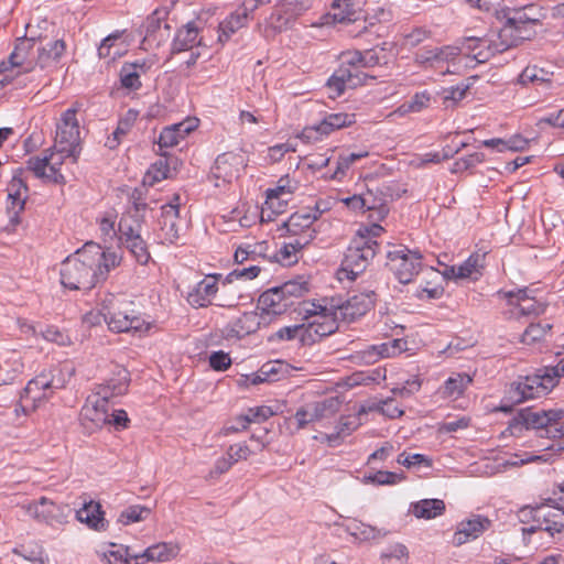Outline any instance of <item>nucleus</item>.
I'll return each instance as SVG.
<instances>
[{
  "label": "nucleus",
  "mask_w": 564,
  "mask_h": 564,
  "mask_svg": "<svg viewBox=\"0 0 564 564\" xmlns=\"http://www.w3.org/2000/svg\"><path fill=\"white\" fill-rule=\"evenodd\" d=\"M61 387L59 383H55L52 371H43L28 382L22 399L31 400L34 404H37L47 400L54 390Z\"/></svg>",
  "instance_id": "nucleus-20"
},
{
  "label": "nucleus",
  "mask_w": 564,
  "mask_h": 564,
  "mask_svg": "<svg viewBox=\"0 0 564 564\" xmlns=\"http://www.w3.org/2000/svg\"><path fill=\"white\" fill-rule=\"evenodd\" d=\"M199 43L200 41L198 40V28L194 22H188L176 32L171 51L173 54H177L192 50Z\"/></svg>",
  "instance_id": "nucleus-41"
},
{
  "label": "nucleus",
  "mask_w": 564,
  "mask_h": 564,
  "mask_svg": "<svg viewBox=\"0 0 564 564\" xmlns=\"http://www.w3.org/2000/svg\"><path fill=\"white\" fill-rule=\"evenodd\" d=\"M555 384L556 372L554 371L550 376L545 373L544 369H540L536 373L527 376L511 383L503 400L510 402V404L502 403L499 410L506 413L511 412L513 404L543 397L547 394Z\"/></svg>",
  "instance_id": "nucleus-4"
},
{
  "label": "nucleus",
  "mask_w": 564,
  "mask_h": 564,
  "mask_svg": "<svg viewBox=\"0 0 564 564\" xmlns=\"http://www.w3.org/2000/svg\"><path fill=\"white\" fill-rule=\"evenodd\" d=\"M469 89L467 84H458L453 87L443 88L437 95L441 97L445 108H454L462 101Z\"/></svg>",
  "instance_id": "nucleus-55"
},
{
  "label": "nucleus",
  "mask_w": 564,
  "mask_h": 564,
  "mask_svg": "<svg viewBox=\"0 0 564 564\" xmlns=\"http://www.w3.org/2000/svg\"><path fill=\"white\" fill-rule=\"evenodd\" d=\"M104 555L109 564H142L139 554L133 553L129 546L112 544Z\"/></svg>",
  "instance_id": "nucleus-50"
},
{
  "label": "nucleus",
  "mask_w": 564,
  "mask_h": 564,
  "mask_svg": "<svg viewBox=\"0 0 564 564\" xmlns=\"http://www.w3.org/2000/svg\"><path fill=\"white\" fill-rule=\"evenodd\" d=\"M386 55L383 54V50L371 48L364 52L354 51V52H345L340 55V59L345 64L349 65H358L361 68H370L377 65H380L384 59Z\"/></svg>",
  "instance_id": "nucleus-33"
},
{
  "label": "nucleus",
  "mask_w": 564,
  "mask_h": 564,
  "mask_svg": "<svg viewBox=\"0 0 564 564\" xmlns=\"http://www.w3.org/2000/svg\"><path fill=\"white\" fill-rule=\"evenodd\" d=\"M460 54L459 46L444 45L422 47L414 54V63L424 69H438L442 75L451 73L444 66L455 61Z\"/></svg>",
  "instance_id": "nucleus-12"
},
{
  "label": "nucleus",
  "mask_w": 564,
  "mask_h": 564,
  "mask_svg": "<svg viewBox=\"0 0 564 564\" xmlns=\"http://www.w3.org/2000/svg\"><path fill=\"white\" fill-rule=\"evenodd\" d=\"M431 94L427 90L416 93L408 102L400 107L403 112H420L431 104Z\"/></svg>",
  "instance_id": "nucleus-62"
},
{
  "label": "nucleus",
  "mask_w": 564,
  "mask_h": 564,
  "mask_svg": "<svg viewBox=\"0 0 564 564\" xmlns=\"http://www.w3.org/2000/svg\"><path fill=\"white\" fill-rule=\"evenodd\" d=\"M120 243L130 251V253L140 264H147L149 262L151 256L148 250L147 242L141 236L120 240Z\"/></svg>",
  "instance_id": "nucleus-54"
},
{
  "label": "nucleus",
  "mask_w": 564,
  "mask_h": 564,
  "mask_svg": "<svg viewBox=\"0 0 564 564\" xmlns=\"http://www.w3.org/2000/svg\"><path fill=\"white\" fill-rule=\"evenodd\" d=\"M485 265V253H473L462 264L446 269V274L456 279L470 278L477 280Z\"/></svg>",
  "instance_id": "nucleus-32"
},
{
  "label": "nucleus",
  "mask_w": 564,
  "mask_h": 564,
  "mask_svg": "<svg viewBox=\"0 0 564 564\" xmlns=\"http://www.w3.org/2000/svg\"><path fill=\"white\" fill-rule=\"evenodd\" d=\"M490 525V521L481 516L462 521L453 536V543L456 546L463 545L470 540L480 536Z\"/></svg>",
  "instance_id": "nucleus-28"
},
{
  "label": "nucleus",
  "mask_w": 564,
  "mask_h": 564,
  "mask_svg": "<svg viewBox=\"0 0 564 564\" xmlns=\"http://www.w3.org/2000/svg\"><path fill=\"white\" fill-rule=\"evenodd\" d=\"M262 321L252 312L243 313L226 326V336L242 338L258 328Z\"/></svg>",
  "instance_id": "nucleus-37"
},
{
  "label": "nucleus",
  "mask_w": 564,
  "mask_h": 564,
  "mask_svg": "<svg viewBox=\"0 0 564 564\" xmlns=\"http://www.w3.org/2000/svg\"><path fill=\"white\" fill-rule=\"evenodd\" d=\"M445 510V503L441 499H423L412 505V512L416 518L433 519Z\"/></svg>",
  "instance_id": "nucleus-49"
},
{
  "label": "nucleus",
  "mask_w": 564,
  "mask_h": 564,
  "mask_svg": "<svg viewBox=\"0 0 564 564\" xmlns=\"http://www.w3.org/2000/svg\"><path fill=\"white\" fill-rule=\"evenodd\" d=\"M170 25L164 22L161 11L155 10L142 23L140 33L143 34V45H156L165 41L169 36Z\"/></svg>",
  "instance_id": "nucleus-21"
},
{
  "label": "nucleus",
  "mask_w": 564,
  "mask_h": 564,
  "mask_svg": "<svg viewBox=\"0 0 564 564\" xmlns=\"http://www.w3.org/2000/svg\"><path fill=\"white\" fill-rule=\"evenodd\" d=\"M76 518L82 523H86L90 529L101 531L106 528V520L101 506L98 502L89 501L77 510Z\"/></svg>",
  "instance_id": "nucleus-40"
},
{
  "label": "nucleus",
  "mask_w": 564,
  "mask_h": 564,
  "mask_svg": "<svg viewBox=\"0 0 564 564\" xmlns=\"http://www.w3.org/2000/svg\"><path fill=\"white\" fill-rule=\"evenodd\" d=\"M296 189L297 182L291 180L289 175L282 176L274 187L267 189L265 204L269 205L270 208H273L276 200L279 207H281L282 203L286 204V196L292 195Z\"/></svg>",
  "instance_id": "nucleus-39"
},
{
  "label": "nucleus",
  "mask_w": 564,
  "mask_h": 564,
  "mask_svg": "<svg viewBox=\"0 0 564 564\" xmlns=\"http://www.w3.org/2000/svg\"><path fill=\"white\" fill-rule=\"evenodd\" d=\"M79 102L62 112L56 123V135L54 149L68 155H79L80 153V127L77 119V112L80 110Z\"/></svg>",
  "instance_id": "nucleus-6"
},
{
  "label": "nucleus",
  "mask_w": 564,
  "mask_h": 564,
  "mask_svg": "<svg viewBox=\"0 0 564 564\" xmlns=\"http://www.w3.org/2000/svg\"><path fill=\"white\" fill-rule=\"evenodd\" d=\"M310 308H305V318H313L305 324L306 326V344L311 346L324 337L334 334L338 329V321L334 308L328 310L315 303L310 304Z\"/></svg>",
  "instance_id": "nucleus-9"
},
{
  "label": "nucleus",
  "mask_w": 564,
  "mask_h": 564,
  "mask_svg": "<svg viewBox=\"0 0 564 564\" xmlns=\"http://www.w3.org/2000/svg\"><path fill=\"white\" fill-rule=\"evenodd\" d=\"M360 425V421L358 416H344L340 419L338 425L336 426V432L328 434L327 441L330 444H338V442L347 435H350L354 431L358 429Z\"/></svg>",
  "instance_id": "nucleus-56"
},
{
  "label": "nucleus",
  "mask_w": 564,
  "mask_h": 564,
  "mask_svg": "<svg viewBox=\"0 0 564 564\" xmlns=\"http://www.w3.org/2000/svg\"><path fill=\"white\" fill-rule=\"evenodd\" d=\"M130 303L110 301V304L104 307L102 316L110 330L116 333L141 332L145 322L142 317L129 311Z\"/></svg>",
  "instance_id": "nucleus-11"
},
{
  "label": "nucleus",
  "mask_w": 564,
  "mask_h": 564,
  "mask_svg": "<svg viewBox=\"0 0 564 564\" xmlns=\"http://www.w3.org/2000/svg\"><path fill=\"white\" fill-rule=\"evenodd\" d=\"M473 379L467 373H454L451 376L441 388V393L444 398L457 399L463 395Z\"/></svg>",
  "instance_id": "nucleus-47"
},
{
  "label": "nucleus",
  "mask_w": 564,
  "mask_h": 564,
  "mask_svg": "<svg viewBox=\"0 0 564 564\" xmlns=\"http://www.w3.org/2000/svg\"><path fill=\"white\" fill-rule=\"evenodd\" d=\"M495 44H499V40L489 41L481 37H466L459 50L460 52L466 51L468 54H473L478 62H485L490 55L497 53L494 51Z\"/></svg>",
  "instance_id": "nucleus-38"
},
{
  "label": "nucleus",
  "mask_w": 564,
  "mask_h": 564,
  "mask_svg": "<svg viewBox=\"0 0 564 564\" xmlns=\"http://www.w3.org/2000/svg\"><path fill=\"white\" fill-rule=\"evenodd\" d=\"M387 265L402 284L411 283L422 270L423 256L417 249H409L406 246H393L387 252Z\"/></svg>",
  "instance_id": "nucleus-7"
},
{
  "label": "nucleus",
  "mask_w": 564,
  "mask_h": 564,
  "mask_svg": "<svg viewBox=\"0 0 564 564\" xmlns=\"http://www.w3.org/2000/svg\"><path fill=\"white\" fill-rule=\"evenodd\" d=\"M135 116L137 113L130 110L124 118H121L118 121L116 130L106 140L105 145L108 149L113 150L120 144L122 138L127 135L128 132L131 130L133 122L135 120Z\"/></svg>",
  "instance_id": "nucleus-52"
},
{
  "label": "nucleus",
  "mask_w": 564,
  "mask_h": 564,
  "mask_svg": "<svg viewBox=\"0 0 564 564\" xmlns=\"http://www.w3.org/2000/svg\"><path fill=\"white\" fill-rule=\"evenodd\" d=\"M257 308L261 311L260 319L267 322L270 316L282 315L292 307L276 286H273L259 296Z\"/></svg>",
  "instance_id": "nucleus-24"
},
{
  "label": "nucleus",
  "mask_w": 564,
  "mask_h": 564,
  "mask_svg": "<svg viewBox=\"0 0 564 564\" xmlns=\"http://www.w3.org/2000/svg\"><path fill=\"white\" fill-rule=\"evenodd\" d=\"M79 155H68L64 152L56 151L54 145L50 150L48 154L44 156H31L26 161V167L36 177L44 180L45 182L64 185L66 180L61 173L59 167L64 163L65 159H72L73 163L77 161Z\"/></svg>",
  "instance_id": "nucleus-8"
},
{
  "label": "nucleus",
  "mask_w": 564,
  "mask_h": 564,
  "mask_svg": "<svg viewBox=\"0 0 564 564\" xmlns=\"http://www.w3.org/2000/svg\"><path fill=\"white\" fill-rule=\"evenodd\" d=\"M376 302V293L373 291L361 292L349 296L344 302L332 305L335 315L345 323H354L367 312H369Z\"/></svg>",
  "instance_id": "nucleus-13"
},
{
  "label": "nucleus",
  "mask_w": 564,
  "mask_h": 564,
  "mask_svg": "<svg viewBox=\"0 0 564 564\" xmlns=\"http://www.w3.org/2000/svg\"><path fill=\"white\" fill-rule=\"evenodd\" d=\"M564 410H541L533 411L531 408L521 409L509 423L508 430L511 435L519 436L527 430H544L545 435L551 438L550 430L563 420Z\"/></svg>",
  "instance_id": "nucleus-5"
},
{
  "label": "nucleus",
  "mask_w": 564,
  "mask_h": 564,
  "mask_svg": "<svg viewBox=\"0 0 564 564\" xmlns=\"http://www.w3.org/2000/svg\"><path fill=\"white\" fill-rule=\"evenodd\" d=\"M132 206L122 214L118 224V240L129 239L131 237L141 236V230L144 220V213L148 208L145 202L140 198V193L133 192Z\"/></svg>",
  "instance_id": "nucleus-14"
},
{
  "label": "nucleus",
  "mask_w": 564,
  "mask_h": 564,
  "mask_svg": "<svg viewBox=\"0 0 564 564\" xmlns=\"http://www.w3.org/2000/svg\"><path fill=\"white\" fill-rule=\"evenodd\" d=\"M272 415L273 411L271 410L270 406L262 405L257 408H250L245 415H241L237 419L241 426L230 427L229 430H232L235 432L246 430L249 426V424L261 423L271 417Z\"/></svg>",
  "instance_id": "nucleus-51"
},
{
  "label": "nucleus",
  "mask_w": 564,
  "mask_h": 564,
  "mask_svg": "<svg viewBox=\"0 0 564 564\" xmlns=\"http://www.w3.org/2000/svg\"><path fill=\"white\" fill-rule=\"evenodd\" d=\"M99 230L102 236L104 242H111L119 236L118 228H116V215L106 214L99 219Z\"/></svg>",
  "instance_id": "nucleus-63"
},
{
  "label": "nucleus",
  "mask_w": 564,
  "mask_h": 564,
  "mask_svg": "<svg viewBox=\"0 0 564 564\" xmlns=\"http://www.w3.org/2000/svg\"><path fill=\"white\" fill-rule=\"evenodd\" d=\"M551 329V325L545 323H531L524 330L522 335V341L524 344L531 345L535 341L541 340L547 330Z\"/></svg>",
  "instance_id": "nucleus-64"
},
{
  "label": "nucleus",
  "mask_w": 564,
  "mask_h": 564,
  "mask_svg": "<svg viewBox=\"0 0 564 564\" xmlns=\"http://www.w3.org/2000/svg\"><path fill=\"white\" fill-rule=\"evenodd\" d=\"M316 422L334 416L340 408L338 398L330 397L318 402L310 403Z\"/></svg>",
  "instance_id": "nucleus-53"
},
{
  "label": "nucleus",
  "mask_w": 564,
  "mask_h": 564,
  "mask_svg": "<svg viewBox=\"0 0 564 564\" xmlns=\"http://www.w3.org/2000/svg\"><path fill=\"white\" fill-rule=\"evenodd\" d=\"M532 518L539 529L546 531L551 536L564 531V509L551 502L536 505L532 508Z\"/></svg>",
  "instance_id": "nucleus-17"
},
{
  "label": "nucleus",
  "mask_w": 564,
  "mask_h": 564,
  "mask_svg": "<svg viewBox=\"0 0 564 564\" xmlns=\"http://www.w3.org/2000/svg\"><path fill=\"white\" fill-rule=\"evenodd\" d=\"M368 156V152L367 151H364V152H351V153H347V154H340L339 158H338V161H337V166H336V170L335 172L333 173V175L330 176L334 180H341L347 171L349 170V167L358 160L360 159H364Z\"/></svg>",
  "instance_id": "nucleus-60"
},
{
  "label": "nucleus",
  "mask_w": 564,
  "mask_h": 564,
  "mask_svg": "<svg viewBox=\"0 0 564 564\" xmlns=\"http://www.w3.org/2000/svg\"><path fill=\"white\" fill-rule=\"evenodd\" d=\"M196 124L192 120H185L162 129L159 135L158 145L161 151L177 145L186 135H188ZM165 156V152H161Z\"/></svg>",
  "instance_id": "nucleus-27"
},
{
  "label": "nucleus",
  "mask_w": 564,
  "mask_h": 564,
  "mask_svg": "<svg viewBox=\"0 0 564 564\" xmlns=\"http://www.w3.org/2000/svg\"><path fill=\"white\" fill-rule=\"evenodd\" d=\"M129 382L130 378L128 370L121 368L117 371L113 378H110L104 384H99L96 388V392L107 401H110V399L115 397L124 394L128 391Z\"/></svg>",
  "instance_id": "nucleus-35"
},
{
  "label": "nucleus",
  "mask_w": 564,
  "mask_h": 564,
  "mask_svg": "<svg viewBox=\"0 0 564 564\" xmlns=\"http://www.w3.org/2000/svg\"><path fill=\"white\" fill-rule=\"evenodd\" d=\"M529 10L532 8H508L502 11L505 23L497 35L499 44H495L494 51L505 52L524 40H530L535 34L534 28L539 20L532 18Z\"/></svg>",
  "instance_id": "nucleus-3"
},
{
  "label": "nucleus",
  "mask_w": 564,
  "mask_h": 564,
  "mask_svg": "<svg viewBox=\"0 0 564 564\" xmlns=\"http://www.w3.org/2000/svg\"><path fill=\"white\" fill-rule=\"evenodd\" d=\"M316 221V214H307L305 210H299L292 214L284 223V228L290 236L295 238H304L306 235L311 237V241L316 237V230L312 225Z\"/></svg>",
  "instance_id": "nucleus-29"
},
{
  "label": "nucleus",
  "mask_w": 564,
  "mask_h": 564,
  "mask_svg": "<svg viewBox=\"0 0 564 564\" xmlns=\"http://www.w3.org/2000/svg\"><path fill=\"white\" fill-rule=\"evenodd\" d=\"M218 292V280L215 275H207L196 283L187 293L186 301L193 307H207Z\"/></svg>",
  "instance_id": "nucleus-23"
},
{
  "label": "nucleus",
  "mask_w": 564,
  "mask_h": 564,
  "mask_svg": "<svg viewBox=\"0 0 564 564\" xmlns=\"http://www.w3.org/2000/svg\"><path fill=\"white\" fill-rule=\"evenodd\" d=\"M120 83L121 86L135 90L141 87L140 72L138 70L137 64L124 63L120 69Z\"/></svg>",
  "instance_id": "nucleus-59"
},
{
  "label": "nucleus",
  "mask_w": 564,
  "mask_h": 564,
  "mask_svg": "<svg viewBox=\"0 0 564 564\" xmlns=\"http://www.w3.org/2000/svg\"><path fill=\"white\" fill-rule=\"evenodd\" d=\"M95 247L98 250V260L96 261V265H94V271L96 272L97 282H102L107 279L110 270L117 268L121 260L122 254L117 251H105L101 247L95 243Z\"/></svg>",
  "instance_id": "nucleus-42"
},
{
  "label": "nucleus",
  "mask_w": 564,
  "mask_h": 564,
  "mask_svg": "<svg viewBox=\"0 0 564 564\" xmlns=\"http://www.w3.org/2000/svg\"><path fill=\"white\" fill-rule=\"evenodd\" d=\"M405 346L406 341L403 339H392L378 345H368L357 351L354 358L361 364L372 365L381 358H390L401 354Z\"/></svg>",
  "instance_id": "nucleus-19"
},
{
  "label": "nucleus",
  "mask_w": 564,
  "mask_h": 564,
  "mask_svg": "<svg viewBox=\"0 0 564 564\" xmlns=\"http://www.w3.org/2000/svg\"><path fill=\"white\" fill-rule=\"evenodd\" d=\"M242 165L243 159L240 154L232 152L219 154L210 170L209 178L215 181L216 187L221 184H229L238 177Z\"/></svg>",
  "instance_id": "nucleus-18"
},
{
  "label": "nucleus",
  "mask_w": 564,
  "mask_h": 564,
  "mask_svg": "<svg viewBox=\"0 0 564 564\" xmlns=\"http://www.w3.org/2000/svg\"><path fill=\"white\" fill-rule=\"evenodd\" d=\"M366 75L361 73L358 65L341 64L327 82L329 97L340 96L347 88H355L364 84Z\"/></svg>",
  "instance_id": "nucleus-16"
},
{
  "label": "nucleus",
  "mask_w": 564,
  "mask_h": 564,
  "mask_svg": "<svg viewBox=\"0 0 564 564\" xmlns=\"http://www.w3.org/2000/svg\"><path fill=\"white\" fill-rule=\"evenodd\" d=\"M306 326L305 324L284 326L278 329L272 336V340H293L299 339L303 346H307L306 344Z\"/></svg>",
  "instance_id": "nucleus-57"
},
{
  "label": "nucleus",
  "mask_w": 564,
  "mask_h": 564,
  "mask_svg": "<svg viewBox=\"0 0 564 564\" xmlns=\"http://www.w3.org/2000/svg\"><path fill=\"white\" fill-rule=\"evenodd\" d=\"M65 507L58 506L45 497L40 498L29 507V511L39 520L48 524L61 523L65 517Z\"/></svg>",
  "instance_id": "nucleus-30"
},
{
  "label": "nucleus",
  "mask_w": 564,
  "mask_h": 564,
  "mask_svg": "<svg viewBox=\"0 0 564 564\" xmlns=\"http://www.w3.org/2000/svg\"><path fill=\"white\" fill-rule=\"evenodd\" d=\"M8 198L11 200L9 213L12 214L11 221L18 223L19 213L24 209L28 198V186L19 176H13L8 185Z\"/></svg>",
  "instance_id": "nucleus-34"
},
{
  "label": "nucleus",
  "mask_w": 564,
  "mask_h": 564,
  "mask_svg": "<svg viewBox=\"0 0 564 564\" xmlns=\"http://www.w3.org/2000/svg\"><path fill=\"white\" fill-rule=\"evenodd\" d=\"M296 18L297 15L288 7H284V2L281 0L274 6L272 13L265 20V32L275 34L286 31Z\"/></svg>",
  "instance_id": "nucleus-31"
},
{
  "label": "nucleus",
  "mask_w": 564,
  "mask_h": 564,
  "mask_svg": "<svg viewBox=\"0 0 564 564\" xmlns=\"http://www.w3.org/2000/svg\"><path fill=\"white\" fill-rule=\"evenodd\" d=\"M34 39L21 37L18 40L14 50L10 54L8 61L10 66L21 70L22 74L32 72L36 64L33 57Z\"/></svg>",
  "instance_id": "nucleus-22"
},
{
  "label": "nucleus",
  "mask_w": 564,
  "mask_h": 564,
  "mask_svg": "<svg viewBox=\"0 0 564 564\" xmlns=\"http://www.w3.org/2000/svg\"><path fill=\"white\" fill-rule=\"evenodd\" d=\"M150 513L151 510L147 507L139 505L130 506L120 513L119 521L127 525L147 519Z\"/></svg>",
  "instance_id": "nucleus-61"
},
{
  "label": "nucleus",
  "mask_w": 564,
  "mask_h": 564,
  "mask_svg": "<svg viewBox=\"0 0 564 564\" xmlns=\"http://www.w3.org/2000/svg\"><path fill=\"white\" fill-rule=\"evenodd\" d=\"M276 289L281 293L282 297L289 302L290 306L293 307L296 301L308 292V284L306 281L297 279L286 281L283 284L278 285Z\"/></svg>",
  "instance_id": "nucleus-48"
},
{
  "label": "nucleus",
  "mask_w": 564,
  "mask_h": 564,
  "mask_svg": "<svg viewBox=\"0 0 564 564\" xmlns=\"http://www.w3.org/2000/svg\"><path fill=\"white\" fill-rule=\"evenodd\" d=\"M248 20L246 13H239L237 10L230 13L218 26V41L225 43L240 29L247 26Z\"/></svg>",
  "instance_id": "nucleus-46"
},
{
  "label": "nucleus",
  "mask_w": 564,
  "mask_h": 564,
  "mask_svg": "<svg viewBox=\"0 0 564 564\" xmlns=\"http://www.w3.org/2000/svg\"><path fill=\"white\" fill-rule=\"evenodd\" d=\"M80 415L84 421L91 422L94 427H102L109 422V401L95 391L93 395L87 398Z\"/></svg>",
  "instance_id": "nucleus-25"
},
{
  "label": "nucleus",
  "mask_w": 564,
  "mask_h": 564,
  "mask_svg": "<svg viewBox=\"0 0 564 564\" xmlns=\"http://www.w3.org/2000/svg\"><path fill=\"white\" fill-rule=\"evenodd\" d=\"M66 45L63 40L50 41L37 50L36 64L41 69L54 68L64 55Z\"/></svg>",
  "instance_id": "nucleus-36"
},
{
  "label": "nucleus",
  "mask_w": 564,
  "mask_h": 564,
  "mask_svg": "<svg viewBox=\"0 0 564 564\" xmlns=\"http://www.w3.org/2000/svg\"><path fill=\"white\" fill-rule=\"evenodd\" d=\"M95 242H87L73 256L67 257L61 268V283L69 290L89 291L98 282L94 265L98 260Z\"/></svg>",
  "instance_id": "nucleus-2"
},
{
  "label": "nucleus",
  "mask_w": 564,
  "mask_h": 564,
  "mask_svg": "<svg viewBox=\"0 0 564 564\" xmlns=\"http://www.w3.org/2000/svg\"><path fill=\"white\" fill-rule=\"evenodd\" d=\"M497 296L507 301L509 306L503 312L508 319H518L522 316H536L545 311V304L530 296L527 289L516 291H498Z\"/></svg>",
  "instance_id": "nucleus-10"
},
{
  "label": "nucleus",
  "mask_w": 564,
  "mask_h": 564,
  "mask_svg": "<svg viewBox=\"0 0 564 564\" xmlns=\"http://www.w3.org/2000/svg\"><path fill=\"white\" fill-rule=\"evenodd\" d=\"M180 195L175 194L173 199L161 207V216L158 220L159 230L156 234L161 243L173 245L180 238Z\"/></svg>",
  "instance_id": "nucleus-15"
},
{
  "label": "nucleus",
  "mask_w": 564,
  "mask_h": 564,
  "mask_svg": "<svg viewBox=\"0 0 564 564\" xmlns=\"http://www.w3.org/2000/svg\"><path fill=\"white\" fill-rule=\"evenodd\" d=\"M355 122V113L332 112L327 113L317 126L306 128L303 134L307 138H311L313 132H318L321 134L328 135L333 131L349 127Z\"/></svg>",
  "instance_id": "nucleus-26"
},
{
  "label": "nucleus",
  "mask_w": 564,
  "mask_h": 564,
  "mask_svg": "<svg viewBox=\"0 0 564 564\" xmlns=\"http://www.w3.org/2000/svg\"><path fill=\"white\" fill-rule=\"evenodd\" d=\"M311 242V237L305 236L304 238H295L293 241L285 242L275 252V260L282 265H292L297 262V253Z\"/></svg>",
  "instance_id": "nucleus-44"
},
{
  "label": "nucleus",
  "mask_w": 564,
  "mask_h": 564,
  "mask_svg": "<svg viewBox=\"0 0 564 564\" xmlns=\"http://www.w3.org/2000/svg\"><path fill=\"white\" fill-rule=\"evenodd\" d=\"M550 73L538 66H527L519 75L518 82L521 85L535 84L547 85L550 83Z\"/></svg>",
  "instance_id": "nucleus-58"
},
{
  "label": "nucleus",
  "mask_w": 564,
  "mask_h": 564,
  "mask_svg": "<svg viewBox=\"0 0 564 564\" xmlns=\"http://www.w3.org/2000/svg\"><path fill=\"white\" fill-rule=\"evenodd\" d=\"M382 231L383 228L378 224L362 226L357 230L345 252L337 273L340 281H354L367 269L379 248L376 238Z\"/></svg>",
  "instance_id": "nucleus-1"
},
{
  "label": "nucleus",
  "mask_w": 564,
  "mask_h": 564,
  "mask_svg": "<svg viewBox=\"0 0 564 564\" xmlns=\"http://www.w3.org/2000/svg\"><path fill=\"white\" fill-rule=\"evenodd\" d=\"M361 196L366 212H371L369 216L370 218L380 221L388 215L389 208L386 196L382 192L367 189V192L362 193Z\"/></svg>",
  "instance_id": "nucleus-43"
},
{
  "label": "nucleus",
  "mask_w": 564,
  "mask_h": 564,
  "mask_svg": "<svg viewBox=\"0 0 564 564\" xmlns=\"http://www.w3.org/2000/svg\"><path fill=\"white\" fill-rule=\"evenodd\" d=\"M180 552V547L172 543H159L149 546L143 553L139 554L142 564L148 562H166L174 558Z\"/></svg>",
  "instance_id": "nucleus-45"
}]
</instances>
